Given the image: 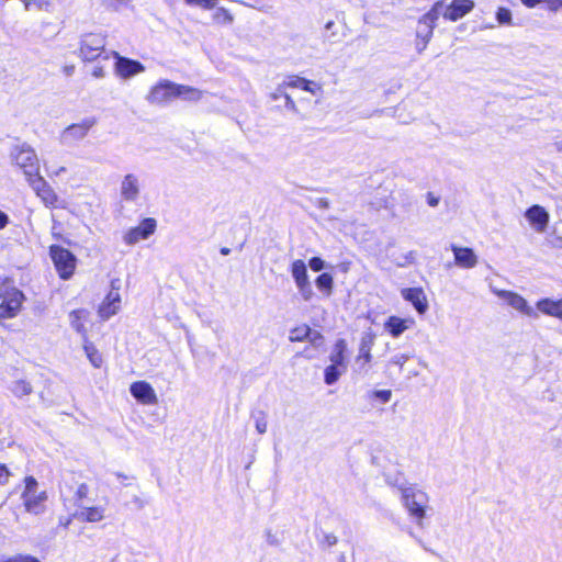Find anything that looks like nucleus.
I'll use <instances>...</instances> for the list:
<instances>
[{
  "label": "nucleus",
  "instance_id": "29",
  "mask_svg": "<svg viewBox=\"0 0 562 562\" xmlns=\"http://www.w3.org/2000/svg\"><path fill=\"white\" fill-rule=\"evenodd\" d=\"M79 517L82 521L98 522L104 518V508L101 506L85 507Z\"/></svg>",
  "mask_w": 562,
  "mask_h": 562
},
{
  "label": "nucleus",
  "instance_id": "37",
  "mask_svg": "<svg viewBox=\"0 0 562 562\" xmlns=\"http://www.w3.org/2000/svg\"><path fill=\"white\" fill-rule=\"evenodd\" d=\"M496 20L499 24H510L512 12L505 7H499L496 11Z\"/></svg>",
  "mask_w": 562,
  "mask_h": 562
},
{
  "label": "nucleus",
  "instance_id": "28",
  "mask_svg": "<svg viewBox=\"0 0 562 562\" xmlns=\"http://www.w3.org/2000/svg\"><path fill=\"white\" fill-rule=\"evenodd\" d=\"M83 350L94 368H101L103 358L98 348L88 339H83Z\"/></svg>",
  "mask_w": 562,
  "mask_h": 562
},
{
  "label": "nucleus",
  "instance_id": "10",
  "mask_svg": "<svg viewBox=\"0 0 562 562\" xmlns=\"http://www.w3.org/2000/svg\"><path fill=\"white\" fill-rule=\"evenodd\" d=\"M157 221L154 217H146L135 227H131L124 233L123 240L126 245H134L139 240L147 239L155 233Z\"/></svg>",
  "mask_w": 562,
  "mask_h": 562
},
{
  "label": "nucleus",
  "instance_id": "35",
  "mask_svg": "<svg viewBox=\"0 0 562 562\" xmlns=\"http://www.w3.org/2000/svg\"><path fill=\"white\" fill-rule=\"evenodd\" d=\"M345 370H340L339 366L329 364L324 372V381L327 385L336 383Z\"/></svg>",
  "mask_w": 562,
  "mask_h": 562
},
{
  "label": "nucleus",
  "instance_id": "21",
  "mask_svg": "<svg viewBox=\"0 0 562 562\" xmlns=\"http://www.w3.org/2000/svg\"><path fill=\"white\" fill-rule=\"evenodd\" d=\"M413 321L392 315L384 323V329L394 338L401 336Z\"/></svg>",
  "mask_w": 562,
  "mask_h": 562
},
{
  "label": "nucleus",
  "instance_id": "8",
  "mask_svg": "<svg viewBox=\"0 0 562 562\" xmlns=\"http://www.w3.org/2000/svg\"><path fill=\"white\" fill-rule=\"evenodd\" d=\"M150 104L164 105L177 99L176 82L162 79L150 87L147 97Z\"/></svg>",
  "mask_w": 562,
  "mask_h": 562
},
{
  "label": "nucleus",
  "instance_id": "3",
  "mask_svg": "<svg viewBox=\"0 0 562 562\" xmlns=\"http://www.w3.org/2000/svg\"><path fill=\"white\" fill-rule=\"evenodd\" d=\"M48 255L59 279L67 281L74 277L77 257L69 249L54 244L48 247Z\"/></svg>",
  "mask_w": 562,
  "mask_h": 562
},
{
  "label": "nucleus",
  "instance_id": "44",
  "mask_svg": "<svg viewBox=\"0 0 562 562\" xmlns=\"http://www.w3.org/2000/svg\"><path fill=\"white\" fill-rule=\"evenodd\" d=\"M89 494V487L87 484L82 483L78 486L77 491H76V498L77 499H83L88 496Z\"/></svg>",
  "mask_w": 562,
  "mask_h": 562
},
{
  "label": "nucleus",
  "instance_id": "39",
  "mask_svg": "<svg viewBox=\"0 0 562 562\" xmlns=\"http://www.w3.org/2000/svg\"><path fill=\"white\" fill-rule=\"evenodd\" d=\"M12 476V472L9 470V468L0 463V485H7L10 482V479Z\"/></svg>",
  "mask_w": 562,
  "mask_h": 562
},
{
  "label": "nucleus",
  "instance_id": "46",
  "mask_svg": "<svg viewBox=\"0 0 562 562\" xmlns=\"http://www.w3.org/2000/svg\"><path fill=\"white\" fill-rule=\"evenodd\" d=\"M9 224V216L0 210V229H3Z\"/></svg>",
  "mask_w": 562,
  "mask_h": 562
},
{
  "label": "nucleus",
  "instance_id": "20",
  "mask_svg": "<svg viewBox=\"0 0 562 562\" xmlns=\"http://www.w3.org/2000/svg\"><path fill=\"white\" fill-rule=\"evenodd\" d=\"M499 296L503 297L512 307L521 312L525 315H533V310L527 303V301L518 293L512 291H502Z\"/></svg>",
  "mask_w": 562,
  "mask_h": 562
},
{
  "label": "nucleus",
  "instance_id": "36",
  "mask_svg": "<svg viewBox=\"0 0 562 562\" xmlns=\"http://www.w3.org/2000/svg\"><path fill=\"white\" fill-rule=\"evenodd\" d=\"M188 5L199 7L203 10H212L217 5L218 0H183Z\"/></svg>",
  "mask_w": 562,
  "mask_h": 562
},
{
  "label": "nucleus",
  "instance_id": "51",
  "mask_svg": "<svg viewBox=\"0 0 562 562\" xmlns=\"http://www.w3.org/2000/svg\"><path fill=\"white\" fill-rule=\"evenodd\" d=\"M229 251H231V250H229V248H227V247H223V248H221V254H222V255H224V256L228 255V254H229Z\"/></svg>",
  "mask_w": 562,
  "mask_h": 562
},
{
  "label": "nucleus",
  "instance_id": "41",
  "mask_svg": "<svg viewBox=\"0 0 562 562\" xmlns=\"http://www.w3.org/2000/svg\"><path fill=\"white\" fill-rule=\"evenodd\" d=\"M308 266L313 271H321L324 269V260L321 257H312L308 260Z\"/></svg>",
  "mask_w": 562,
  "mask_h": 562
},
{
  "label": "nucleus",
  "instance_id": "32",
  "mask_svg": "<svg viewBox=\"0 0 562 562\" xmlns=\"http://www.w3.org/2000/svg\"><path fill=\"white\" fill-rule=\"evenodd\" d=\"M311 327L307 324H301L290 330L289 340L291 342H302L311 335Z\"/></svg>",
  "mask_w": 562,
  "mask_h": 562
},
{
  "label": "nucleus",
  "instance_id": "30",
  "mask_svg": "<svg viewBox=\"0 0 562 562\" xmlns=\"http://www.w3.org/2000/svg\"><path fill=\"white\" fill-rule=\"evenodd\" d=\"M315 284L324 295L329 296L333 292L334 278L329 272H323L316 278Z\"/></svg>",
  "mask_w": 562,
  "mask_h": 562
},
{
  "label": "nucleus",
  "instance_id": "38",
  "mask_svg": "<svg viewBox=\"0 0 562 562\" xmlns=\"http://www.w3.org/2000/svg\"><path fill=\"white\" fill-rule=\"evenodd\" d=\"M0 562H41L36 557L30 554H16L0 560Z\"/></svg>",
  "mask_w": 562,
  "mask_h": 562
},
{
  "label": "nucleus",
  "instance_id": "4",
  "mask_svg": "<svg viewBox=\"0 0 562 562\" xmlns=\"http://www.w3.org/2000/svg\"><path fill=\"white\" fill-rule=\"evenodd\" d=\"M105 44V36L101 33H86L80 40L78 56L83 63H92L101 57L108 59Z\"/></svg>",
  "mask_w": 562,
  "mask_h": 562
},
{
  "label": "nucleus",
  "instance_id": "23",
  "mask_svg": "<svg viewBox=\"0 0 562 562\" xmlns=\"http://www.w3.org/2000/svg\"><path fill=\"white\" fill-rule=\"evenodd\" d=\"M121 193L122 196L127 201L136 200L139 193V189L138 180L134 175L128 173L124 177L122 181Z\"/></svg>",
  "mask_w": 562,
  "mask_h": 562
},
{
  "label": "nucleus",
  "instance_id": "33",
  "mask_svg": "<svg viewBox=\"0 0 562 562\" xmlns=\"http://www.w3.org/2000/svg\"><path fill=\"white\" fill-rule=\"evenodd\" d=\"M212 20L216 24L226 25L233 23L234 16L228 9L220 7L213 12Z\"/></svg>",
  "mask_w": 562,
  "mask_h": 562
},
{
  "label": "nucleus",
  "instance_id": "52",
  "mask_svg": "<svg viewBox=\"0 0 562 562\" xmlns=\"http://www.w3.org/2000/svg\"><path fill=\"white\" fill-rule=\"evenodd\" d=\"M333 25H334V22L329 21V22L326 23L325 27L326 29H330Z\"/></svg>",
  "mask_w": 562,
  "mask_h": 562
},
{
  "label": "nucleus",
  "instance_id": "47",
  "mask_svg": "<svg viewBox=\"0 0 562 562\" xmlns=\"http://www.w3.org/2000/svg\"><path fill=\"white\" fill-rule=\"evenodd\" d=\"M427 202L430 206H437L439 203V199L436 198L432 193L427 194Z\"/></svg>",
  "mask_w": 562,
  "mask_h": 562
},
{
  "label": "nucleus",
  "instance_id": "14",
  "mask_svg": "<svg viewBox=\"0 0 562 562\" xmlns=\"http://www.w3.org/2000/svg\"><path fill=\"white\" fill-rule=\"evenodd\" d=\"M473 0H452L443 12V18L448 21L456 22L474 9Z\"/></svg>",
  "mask_w": 562,
  "mask_h": 562
},
{
  "label": "nucleus",
  "instance_id": "18",
  "mask_svg": "<svg viewBox=\"0 0 562 562\" xmlns=\"http://www.w3.org/2000/svg\"><path fill=\"white\" fill-rule=\"evenodd\" d=\"M402 297L409 302L419 314L428 310V301L423 288H405L401 291Z\"/></svg>",
  "mask_w": 562,
  "mask_h": 562
},
{
  "label": "nucleus",
  "instance_id": "24",
  "mask_svg": "<svg viewBox=\"0 0 562 562\" xmlns=\"http://www.w3.org/2000/svg\"><path fill=\"white\" fill-rule=\"evenodd\" d=\"M537 307L543 314L557 317L562 321V299L551 300V299H542L538 301Z\"/></svg>",
  "mask_w": 562,
  "mask_h": 562
},
{
  "label": "nucleus",
  "instance_id": "12",
  "mask_svg": "<svg viewBox=\"0 0 562 562\" xmlns=\"http://www.w3.org/2000/svg\"><path fill=\"white\" fill-rule=\"evenodd\" d=\"M132 396L143 405H156L158 403L157 394L150 383L139 380L130 386Z\"/></svg>",
  "mask_w": 562,
  "mask_h": 562
},
{
  "label": "nucleus",
  "instance_id": "11",
  "mask_svg": "<svg viewBox=\"0 0 562 562\" xmlns=\"http://www.w3.org/2000/svg\"><path fill=\"white\" fill-rule=\"evenodd\" d=\"M121 308V295L119 288L111 285V290L108 292L101 304L98 306V315L102 321H106L110 317L117 314Z\"/></svg>",
  "mask_w": 562,
  "mask_h": 562
},
{
  "label": "nucleus",
  "instance_id": "48",
  "mask_svg": "<svg viewBox=\"0 0 562 562\" xmlns=\"http://www.w3.org/2000/svg\"><path fill=\"white\" fill-rule=\"evenodd\" d=\"M92 76L95 78H101L104 76V69L101 66H97L92 70Z\"/></svg>",
  "mask_w": 562,
  "mask_h": 562
},
{
  "label": "nucleus",
  "instance_id": "22",
  "mask_svg": "<svg viewBox=\"0 0 562 562\" xmlns=\"http://www.w3.org/2000/svg\"><path fill=\"white\" fill-rule=\"evenodd\" d=\"M97 124L95 117H86L78 123H72L67 126L66 132L74 138L85 137L89 131Z\"/></svg>",
  "mask_w": 562,
  "mask_h": 562
},
{
  "label": "nucleus",
  "instance_id": "27",
  "mask_svg": "<svg viewBox=\"0 0 562 562\" xmlns=\"http://www.w3.org/2000/svg\"><path fill=\"white\" fill-rule=\"evenodd\" d=\"M347 349V344L345 339L336 340L334 345L333 353L330 355L331 364L339 366L342 370H346L345 363V352Z\"/></svg>",
  "mask_w": 562,
  "mask_h": 562
},
{
  "label": "nucleus",
  "instance_id": "43",
  "mask_svg": "<svg viewBox=\"0 0 562 562\" xmlns=\"http://www.w3.org/2000/svg\"><path fill=\"white\" fill-rule=\"evenodd\" d=\"M337 541L338 540H337V537L335 535L328 533V535H324L321 543H322V546L329 548V547L335 546L337 543Z\"/></svg>",
  "mask_w": 562,
  "mask_h": 562
},
{
  "label": "nucleus",
  "instance_id": "2",
  "mask_svg": "<svg viewBox=\"0 0 562 562\" xmlns=\"http://www.w3.org/2000/svg\"><path fill=\"white\" fill-rule=\"evenodd\" d=\"M25 301L24 293L11 283L0 284V323L16 317Z\"/></svg>",
  "mask_w": 562,
  "mask_h": 562
},
{
  "label": "nucleus",
  "instance_id": "1",
  "mask_svg": "<svg viewBox=\"0 0 562 562\" xmlns=\"http://www.w3.org/2000/svg\"><path fill=\"white\" fill-rule=\"evenodd\" d=\"M21 499L24 512L30 515L40 516L47 509L48 494L46 491H38V482L33 475L24 477Z\"/></svg>",
  "mask_w": 562,
  "mask_h": 562
},
{
  "label": "nucleus",
  "instance_id": "6",
  "mask_svg": "<svg viewBox=\"0 0 562 562\" xmlns=\"http://www.w3.org/2000/svg\"><path fill=\"white\" fill-rule=\"evenodd\" d=\"M14 164L22 169L26 181L40 175V162L35 150L27 146L22 145L15 148L13 154Z\"/></svg>",
  "mask_w": 562,
  "mask_h": 562
},
{
  "label": "nucleus",
  "instance_id": "40",
  "mask_svg": "<svg viewBox=\"0 0 562 562\" xmlns=\"http://www.w3.org/2000/svg\"><path fill=\"white\" fill-rule=\"evenodd\" d=\"M546 9L550 12H558L562 10V0H541Z\"/></svg>",
  "mask_w": 562,
  "mask_h": 562
},
{
  "label": "nucleus",
  "instance_id": "50",
  "mask_svg": "<svg viewBox=\"0 0 562 562\" xmlns=\"http://www.w3.org/2000/svg\"><path fill=\"white\" fill-rule=\"evenodd\" d=\"M71 522V518L70 517H67L65 520H60L59 524L64 527V528H67Z\"/></svg>",
  "mask_w": 562,
  "mask_h": 562
},
{
  "label": "nucleus",
  "instance_id": "17",
  "mask_svg": "<svg viewBox=\"0 0 562 562\" xmlns=\"http://www.w3.org/2000/svg\"><path fill=\"white\" fill-rule=\"evenodd\" d=\"M525 216L528 220L529 224L539 233L544 232L549 224V213L546 211L543 206L538 204H535L527 209Z\"/></svg>",
  "mask_w": 562,
  "mask_h": 562
},
{
  "label": "nucleus",
  "instance_id": "7",
  "mask_svg": "<svg viewBox=\"0 0 562 562\" xmlns=\"http://www.w3.org/2000/svg\"><path fill=\"white\" fill-rule=\"evenodd\" d=\"M27 183L46 207L57 209L61 206V202L57 193L44 177L41 176V173L34 178H30Z\"/></svg>",
  "mask_w": 562,
  "mask_h": 562
},
{
  "label": "nucleus",
  "instance_id": "42",
  "mask_svg": "<svg viewBox=\"0 0 562 562\" xmlns=\"http://www.w3.org/2000/svg\"><path fill=\"white\" fill-rule=\"evenodd\" d=\"M373 395L381 400L382 403H387L391 400L392 392L390 390L374 391Z\"/></svg>",
  "mask_w": 562,
  "mask_h": 562
},
{
  "label": "nucleus",
  "instance_id": "34",
  "mask_svg": "<svg viewBox=\"0 0 562 562\" xmlns=\"http://www.w3.org/2000/svg\"><path fill=\"white\" fill-rule=\"evenodd\" d=\"M371 345H372L371 338L368 340H362L360 344L359 355L357 356L356 360L358 362H361L362 366L369 364L372 360Z\"/></svg>",
  "mask_w": 562,
  "mask_h": 562
},
{
  "label": "nucleus",
  "instance_id": "16",
  "mask_svg": "<svg viewBox=\"0 0 562 562\" xmlns=\"http://www.w3.org/2000/svg\"><path fill=\"white\" fill-rule=\"evenodd\" d=\"M450 249L453 252L456 266L463 269H471L477 265V256L472 248L452 244Z\"/></svg>",
  "mask_w": 562,
  "mask_h": 562
},
{
  "label": "nucleus",
  "instance_id": "9",
  "mask_svg": "<svg viewBox=\"0 0 562 562\" xmlns=\"http://www.w3.org/2000/svg\"><path fill=\"white\" fill-rule=\"evenodd\" d=\"M290 271L301 295L305 301H310L313 297L314 293L308 281L307 268L305 262L302 259H296L292 261Z\"/></svg>",
  "mask_w": 562,
  "mask_h": 562
},
{
  "label": "nucleus",
  "instance_id": "13",
  "mask_svg": "<svg viewBox=\"0 0 562 562\" xmlns=\"http://www.w3.org/2000/svg\"><path fill=\"white\" fill-rule=\"evenodd\" d=\"M113 55L115 57V72L121 78L126 79L133 77L145 69L144 65L138 60L123 57L116 52H114Z\"/></svg>",
  "mask_w": 562,
  "mask_h": 562
},
{
  "label": "nucleus",
  "instance_id": "49",
  "mask_svg": "<svg viewBox=\"0 0 562 562\" xmlns=\"http://www.w3.org/2000/svg\"><path fill=\"white\" fill-rule=\"evenodd\" d=\"M63 72L66 76H71L75 72V65H65L63 66Z\"/></svg>",
  "mask_w": 562,
  "mask_h": 562
},
{
  "label": "nucleus",
  "instance_id": "5",
  "mask_svg": "<svg viewBox=\"0 0 562 562\" xmlns=\"http://www.w3.org/2000/svg\"><path fill=\"white\" fill-rule=\"evenodd\" d=\"M402 501L409 515L420 521L426 516L428 496L423 491L413 487L402 488Z\"/></svg>",
  "mask_w": 562,
  "mask_h": 562
},
{
  "label": "nucleus",
  "instance_id": "45",
  "mask_svg": "<svg viewBox=\"0 0 562 562\" xmlns=\"http://www.w3.org/2000/svg\"><path fill=\"white\" fill-rule=\"evenodd\" d=\"M521 3L529 9L536 8L538 4L541 3V0H520Z\"/></svg>",
  "mask_w": 562,
  "mask_h": 562
},
{
  "label": "nucleus",
  "instance_id": "15",
  "mask_svg": "<svg viewBox=\"0 0 562 562\" xmlns=\"http://www.w3.org/2000/svg\"><path fill=\"white\" fill-rule=\"evenodd\" d=\"M283 88L288 89H301L310 92L313 95L322 92V86L313 80H308L299 75H289L283 80Z\"/></svg>",
  "mask_w": 562,
  "mask_h": 562
},
{
  "label": "nucleus",
  "instance_id": "25",
  "mask_svg": "<svg viewBox=\"0 0 562 562\" xmlns=\"http://www.w3.org/2000/svg\"><path fill=\"white\" fill-rule=\"evenodd\" d=\"M177 99H182L188 102H198L204 97V92L195 87L176 83Z\"/></svg>",
  "mask_w": 562,
  "mask_h": 562
},
{
  "label": "nucleus",
  "instance_id": "31",
  "mask_svg": "<svg viewBox=\"0 0 562 562\" xmlns=\"http://www.w3.org/2000/svg\"><path fill=\"white\" fill-rule=\"evenodd\" d=\"M443 5V2L442 1H437L432 4V7L430 8L429 11H427L422 18H420V22L427 24L430 30H432L436 25V22L439 18V14H440V9L442 8Z\"/></svg>",
  "mask_w": 562,
  "mask_h": 562
},
{
  "label": "nucleus",
  "instance_id": "26",
  "mask_svg": "<svg viewBox=\"0 0 562 562\" xmlns=\"http://www.w3.org/2000/svg\"><path fill=\"white\" fill-rule=\"evenodd\" d=\"M288 88H283V81L276 88L273 92L270 93V99L273 101H278L283 99L284 105L288 110L297 112L296 104L292 97L288 92Z\"/></svg>",
  "mask_w": 562,
  "mask_h": 562
},
{
  "label": "nucleus",
  "instance_id": "19",
  "mask_svg": "<svg viewBox=\"0 0 562 562\" xmlns=\"http://www.w3.org/2000/svg\"><path fill=\"white\" fill-rule=\"evenodd\" d=\"M89 311L86 308L74 310L69 313V319L71 327L79 333L83 339L88 338V330L86 323L89 318Z\"/></svg>",
  "mask_w": 562,
  "mask_h": 562
}]
</instances>
